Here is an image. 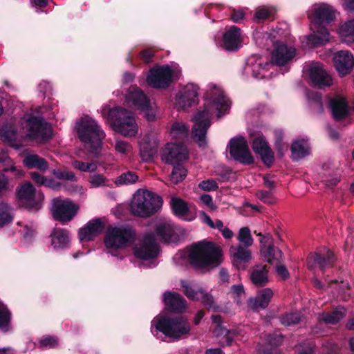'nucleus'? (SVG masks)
Here are the masks:
<instances>
[{
	"instance_id": "obj_1",
	"label": "nucleus",
	"mask_w": 354,
	"mask_h": 354,
	"mask_svg": "<svg viewBox=\"0 0 354 354\" xmlns=\"http://www.w3.org/2000/svg\"><path fill=\"white\" fill-rule=\"evenodd\" d=\"M204 106L193 118L194 125L192 136L200 147L206 145L207 131L211 125L214 115L220 118L230 107V102L222 88L214 84H209L204 95Z\"/></svg>"
},
{
	"instance_id": "obj_2",
	"label": "nucleus",
	"mask_w": 354,
	"mask_h": 354,
	"mask_svg": "<svg viewBox=\"0 0 354 354\" xmlns=\"http://www.w3.org/2000/svg\"><path fill=\"white\" fill-rule=\"evenodd\" d=\"M174 225L165 221L156 225L154 232H147L140 235L135 244L133 252L136 257L142 260L156 259L160 252L158 241H173Z\"/></svg>"
},
{
	"instance_id": "obj_3",
	"label": "nucleus",
	"mask_w": 354,
	"mask_h": 354,
	"mask_svg": "<svg viewBox=\"0 0 354 354\" xmlns=\"http://www.w3.org/2000/svg\"><path fill=\"white\" fill-rule=\"evenodd\" d=\"M221 257L222 252L219 246L210 241H202L177 253L174 257V261H177L179 259L187 257L194 267L202 268L219 265Z\"/></svg>"
},
{
	"instance_id": "obj_4",
	"label": "nucleus",
	"mask_w": 354,
	"mask_h": 354,
	"mask_svg": "<svg viewBox=\"0 0 354 354\" xmlns=\"http://www.w3.org/2000/svg\"><path fill=\"white\" fill-rule=\"evenodd\" d=\"M308 16L314 26L310 28L313 33L307 37L308 44L315 47L329 41L330 34L322 25L334 19L335 11L333 8L325 3L315 5L308 10Z\"/></svg>"
},
{
	"instance_id": "obj_5",
	"label": "nucleus",
	"mask_w": 354,
	"mask_h": 354,
	"mask_svg": "<svg viewBox=\"0 0 354 354\" xmlns=\"http://www.w3.org/2000/svg\"><path fill=\"white\" fill-rule=\"evenodd\" d=\"M75 129L84 147L97 156L101 149L102 140L105 138L104 131L91 118L81 119L77 122Z\"/></svg>"
},
{
	"instance_id": "obj_6",
	"label": "nucleus",
	"mask_w": 354,
	"mask_h": 354,
	"mask_svg": "<svg viewBox=\"0 0 354 354\" xmlns=\"http://www.w3.org/2000/svg\"><path fill=\"white\" fill-rule=\"evenodd\" d=\"M162 200L156 193L147 189H138L130 203V212L136 216L147 218L161 207Z\"/></svg>"
},
{
	"instance_id": "obj_7",
	"label": "nucleus",
	"mask_w": 354,
	"mask_h": 354,
	"mask_svg": "<svg viewBox=\"0 0 354 354\" xmlns=\"http://www.w3.org/2000/svg\"><path fill=\"white\" fill-rule=\"evenodd\" d=\"M136 237L135 229L129 224L109 225L105 232L104 245L110 252L124 249L131 245Z\"/></svg>"
},
{
	"instance_id": "obj_8",
	"label": "nucleus",
	"mask_w": 354,
	"mask_h": 354,
	"mask_svg": "<svg viewBox=\"0 0 354 354\" xmlns=\"http://www.w3.org/2000/svg\"><path fill=\"white\" fill-rule=\"evenodd\" d=\"M108 120L113 131L124 137L136 136L138 126L133 113L122 107L111 109L107 114Z\"/></svg>"
},
{
	"instance_id": "obj_9",
	"label": "nucleus",
	"mask_w": 354,
	"mask_h": 354,
	"mask_svg": "<svg viewBox=\"0 0 354 354\" xmlns=\"http://www.w3.org/2000/svg\"><path fill=\"white\" fill-rule=\"evenodd\" d=\"M153 327L156 328V331L162 333L174 340L187 335L191 330L189 323L183 317L171 318L158 316L151 322V332L153 333Z\"/></svg>"
},
{
	"instance_id": "obj_10",
	"label": "nucleus",
	"mask_w": 354,
	"mask_h": 354,
	"mask_svg": "<svg viewBox=\"0 0 354 354\" xmlns=\"http://www.w3.org/2000/svg\"><path fill=\"white\" fill-rule=\"evenodd\" d=\"M179 76L178 67L171 68L169 65H164L152 68L147 77V81L153 88H165Z\"/></svg>"
},
{
	"instance_id": "obj_11",
	"label": "nucleus",
	"mask_w": 354,
	"mask_h": 354,
	"mask_svg": "<svg viewBox=\"0 0 354 354\" xmlns=\"http://www.w3.org/2000/svg\"><path fill=\"white\" fill-rule=\"evenodd\" d=\"M24 132L32 140L44 142L52 136L51 126L37 117H30L21 122Z\"/></svg>"
},
{
	"instance_id": "obj_12",
	"label": "nucleus",
	"mask_w": 354,
	"mask_h": 354,
	"mask_svg": "<svg viewBox=\"0 0 354 354\" xmlns=\"http://www.w3.org/2000/svg\"><path fill=\"white\" fill-rule=\"evenodd\" d=\"M17 198L20 206L28 210L38 211L42 207L44 196L30 182H26L19 187Z\"/></svg>"
},
{
	"instance_id": "obj_13",
	"label": "nucleus",
	"mask_w": 354,
	"mask_h": 354,
	"mask_svg": "<svg viewBox=\"0 0 354 354\" xmlns=\"http://www.w3.org/2000/svg\"><path fill=\"white\" fill-rule=\"evenodd\" d=\"M126 102L129 107L140 110L145 113V118L148 121H153L156 118V111L151 106L149 98L138 87H131L126 95Z\"/></svg>"
},
{
	"instance_id": "obj_14",
	"label": "nucleus",
	"mask_w": 354,
	"mask_h": 354,
	"mask_svg": "<svg viewBox=\"0 0 354 354\" xmlns=\"http://www.w3.org/2000/svg\"><path fill=\"white\" fill-rule=\"evenodd\" d=\"M188 158V149L183 143H167L161 150L162 160L169 165L180 164Z\"/></svg>"
},
{
	"instance_id": "obj_15",
	"label": "nucleus",
	"mask_w": 354,
	"mask_h": 354,
	"mask_svg": "<svg viewBox=\"0 0 354 354\" xmlns=\"http://www.w3.org/2000/svg\"><path fill=\"white\" fill-rule=\"evenodd\" d=\"M79 207L69 200L56 198L53 200L51 212L53 218L61 222L71 221L76 215Z\"/></svg>"
},
{
	"instance_id": "obj_16",
	"label": "nucleus",
	"mask_w": 354,
	"mask_h": 354,
	"mask_svg": "<svg viewBox=\"0 0 354 354\" xmlns=\"http://www.w3.org/2000/svg\"><path fill=\"white\" fill-rule=\"evenodd\" d=\"M229 148L230 153L234 160L244 164L253 162V158L243 137L239 136L232 138L229 143Z\"/></svg>"
},
{
	"instance_id": "obj_17",
	"label": "nucleus",
	"mask_w": 354,
	"mask_h": 354,
	"mask_svg": "<svg viewBox=\"0 0 354 354\" xmlns=\"http://www.w3.org/2000/svg\"><path fill=\"white\" fill-rule=\"evenodd\" d=\"M198 86L193 83L185 85L176 95V107L185 109L195 104L198 102Z\"/></svg>"
},
{
	"instance_id": "obj_18",
	"label": "nucleus",
	"mask_w": 354,
	"mask_h": 354,
	"mask_svg": "<svg viewBox=\"0 0 354 354\" xmlns=\"http://www.w3.org/2000/svg\"><path fill=\"white\" fill-rule=\"evenodd\" d=\"M307 72L311 82L319 88L330 86L333 84L331 75L324 68L321 63H311L308 66Z\"/></svg>"
},
{
	"instance_id": "obj_19",
	"label": "nucleus",
	"mask_w": 354,
	"mask_h": 354,
	"mask_svg": "<svg viewBox=\"0 0 354 354\" xmlns=\"http://www.w3.org/2000/svg\"><path fill=\"white\" fill-rule=\"evenodd\" d=\"M296 49L282 43H275L271 53V64L279 66L288 65L295 57Z\"/></svg>"
},
{
	"instance_id": "obj_20",
	"label": "nucleus",
	"mask_w": 354,
	"mask_h": 354,
	"mask_svg": "<svg viewBox=\"0 0 354 354\" xmlns=\"http://www.w3.org/2000/svg\"><path fill=\"white\" fill-rule=\"evenodd\" d=\"M334 260L333 253L330 250L324 248L322 251L310 254L307 259V263L310 269L318 267L324 271L333 266Z\"/></svg>"
},
{
	"instance_id": "obj_21",
	"label": "nucleus",
	"mask_w": 354,
	"mask_h": 354,
	"mask_svg": "<svg viewBox=\"0 0 354 354\" xmlns=\"http://www.w3.org/2000/svg\"><path fill=\"white\" fill-rule=\"evenodd\" d=\"M261 253L266 261L270 263H278L282 259V252L274 247L270 234L263 236L260 241Z\"/></svg>"
},
{
	"instance_id": "obj_22",
	"label": "nucleus",
	"mask_w": 354,
	"mask_h": 354,
	"mask_svg": "<svg viewBox=\"0 0 354 354\" xmlns=\"http://www.w3.org/2000/svg\"><path fill=\"white\" fill-rule=\"evenodd\" d=\"M335 67L340 76L349 73L354 66V57L347 50H340L334 55Z\"/></svg>"
},
{
	"instance_id": "obj_23",
	"label": "nucleus",
	"mask_w": 354,
	"mask_h": 354,
	"mask_svg": "<svg viewBox=\"0 0 354 354\" xmlns=\"http://www.w3.org/2000/svg\"><path fill=\"white\" fill-rule=\"evenodd\" d=\"M243 41L241 29L236 26H231L223 37V47L227 50L234 51L238 50Z\"/></svg>"
},
{
	"instance_id": "obj_24",
	"label": "nucleus",
	"mask_w": 354,
	"mask_h": 354,
	"mask_svg": "<svg viewBox=\"0 0 354 354\" xmlns=\"http://www.w3.org/2000/svg\"><path fill=\"white\" fill-rule=\"evenodd\" d=\"M140 155L143 161L149 162L157 154L158 144L156 139L145 136L139 143Z\"/></svg>"
},
{
	"instance_id": "obj_25",
	"label": "nucleus",
	"mask_w": 354,
	"mask_h": 354,
	"mask_svg": "<svg viewBox=\"0 0 354 354\" xmlns=\"http://www.w3.org/2000/svg\"><path fill=\"white\" fill-rule=\"evenodd\" d=\"M273 291L269 288L259 290L256 297H251L248 300V306L250 308L255 310L266 308L273 297Z\"/></svg>"
},
{
	"instance_id": "obj_26",
	"label": "nucleus",
	"mask_w": 354,
	"mask_h": 354,
	"mask_svg": "<svg viewBox=\"0 0 354 354\" xmlns=\"http://www.w3.org/2000/svg\"><path fill=\"white\" fill-rule=\"evenodd\" d=\"M104 227V223L99 218L88 221L86 226L81 228L79 231L80 241H91L103 230Z\"/></svg>"
},
{
	"instance_id": "obj_27",
	"label": "nucleus",
	"mask_w": 354,
	"mask_h": 354,
	"mask_svg": "<svg viewBox=\"0 0 354 354\" xmlns=\"http://www.w3.org/2000/svg\"><path fill=\"white\" fill-rule=\"evenodd\" d=\"M163 301L167 308L173 312L183 313L186 309V301L176 292H165Z\"/></svg>"
},
{
	"instance_id": "obj_28",
	"label": "nucleus",
	"mask_w": 354,
	"mask_h": 354,
	"mask_svg": "<svg viewBox=\"0 0 354 354\" xmlns=\"http://www.w3.org/2000/svg\"><path fill=\"white\" fill-rule=\"evenodd\" d=\"M252 148L254 152L261 156L262 160L265 164L267 165L272 164L274 161L272 151L263 136H258L254 140Z\"/></svg>"
},
{
	"instance_id": "obj_29",
	"label": "nucleus",
	"mask_w": 354,
	"mask_h": 354,
	"mask_svg": "<svg viewBox=\"0 0 354 354\" xmlns=\"http://www.w3.org/2000/svg\"><path fill=\"white\" fill-rule=\"evenodd\" d=\"M330 109L335 120H341L348 115V106L346 100L342 97L336 96L329 102Z\"/></svg>"
},
{
	"instance_id": "obj_30",
	"label": "nucleus",
	"mask_w": 354,
	"mask_h": 354,
	"mask_svg": "<svg viewBox=\"0 0 354 354\" xmlns=\"http://www.w3.org/2000/svg\"><path fill=\"white\" fill-rule=\"evenodd\" d=\"M230 252L232 257V263L239 270L244 269L245 263L251 259V253L250 250L244 248L241 245L232 246Z\"/></svg>"
},
{
	"instance_id": "obj_31",
	"label": "nucleus",
	"mask_w": 354,
	"mask_h": 354,
	"mask_svg": "<svg viewBox=\"0 0 354 354\" xmlns=\"http://www.w3.org/2000/svg\"><path fill=\"white\" fill-rule=\"evenodd\" d=\"M51 245L55 249H64L70 242L69 233L66 230L55 227L50 234Z\"/></svg>"
},
{
	"instance_id": "obj_32",
	"label": "nucleus",
	"mask_w": 354,
	"mask_h": 354,
	"mask_svg": "<svg viewBox=\"0 0 354 354\" xmlns=\"http://www.w3.org/2000/svg\"><path fill=\"white\" fill-rule=\"evenodd\" d=\"M346 308L339 306L331 313H322L319 314L318 319L325 324H335L342 319L346 316Z\"/></svg>"
},
{
	"instance_id": "obj_33",
	"label": "nucleus",
	"mask_w": 354,
	"mask_h": 354,
	"mask_svg": "<svg viewBox=\"0 0 354 354\" xmlns=\"http://www.w3.org/2000/svg\"><path fill=\"white\" fill-rule=\"evenodd\" d=\"M268 270L266 265H259L255 266L251 274L250 279L257 286H264L268 282Z\"/></svg>"
},
{
	"instance_id": "obj_34",
	"label": "nucleus",
	"mask_w": 354,
	"mask_h": 354,
	"mask_svg": "<svg viewBox=\"0 0 354 354\" xmlns=\"http://www.w3.org/2000/svg\"><path fill=\"white\" fill-rule=\"evenodd\" d=\"M24 165L28 169H37L45 172L48 168L47 161L37 154H28L23 160Z\"/></svg>"
},
{
	"instance_id": "obj_35",
	"label": "nucleus",
	"mask_w": 354,
	"mask_h": 354,
	"mask_svg": "<svg viewBox=\"0 0 354 354\" xmlns=\"http://www.w3.org/2000/svg\"><path fill=\"white\" fill-rule=\"evenodd\" d=\"M292 158L294 160L303 158L310 153V147L308 140L301 139L295 140L291 146Z\"/></svg>"
},
{
	"instance_id": "obj_36",
	"label": "nucleus",
	"mask_w": 354,
	"mask_h": 354,
	"mask_svg": "<svg viewBox=\"0 0 354 354\" xmlns=\"http://www.w3.org/2000/svg\"><path fill=\"white\" fill-rule=\"evenodd\" d=\"M0 138L3 142L15 149H19L21 146V144L17 140V132L11 127H1L0 129Z\"/></svg>"
},
{
	"instance_id": "obj_37",
	"label": "nucleus",
	"mask_w": 354,
	"mask_h": 354,
	"mask_svg": "<svg viewBox=\"0 0 354 354\" xmlns=\"http://www.w3.org/2000/svg\"><path fill=\"white\" fill-rule=\"evenodd\" d=\"M171 206L174 213L180 218L191 221L192 218L186 217L189 212V207L187 203L179 198H172L171 199Z\"/></svg>"
},
{
	"instance_id": "obj_38",
	"label": "nucleus",
	"mask_w": 354,
	"mask_h": 354,
	"mask_svg": "<svg viewBox=\"0 0 354 354\" xmlns=\"http://www.w3.org/2000/svg\"><path fill=\"white\" fill-rule=\"evenodd\" d=\"M271 66V62H263L261 58H256L255 62L251 65L252 75L259 79L265 78L267 76L266 72Z\"/></svg>"
},
{
	"instance_id": "obj_39",
	"label": "nucleus",
	"mask_w": 354,
	"mask_h": 354,
	"mask_svg": "<svg viewBox=\"0 0 354 354\" xmlns=\"http://www.w3.org/2000/svg\"><path fill=\"white\" fill-rule=\"evenodd\" d=\"M181 286L184 288V293L187 297L192 300L198 301L203 289L192 283L181 281Z\"/></svg>"
},
{
	"instance_id": "obj_40",
	"label": "nucleus",
	"mask_w": 354,
	"mask_h": 354,
	"mask_svg": "<svg viewBox=\"0 0 354 354\" xmlns=\"http://www.w3.org/2000/svg\"><path fill=\"white\" fill-rule=\"evenodd\" d=\"M283 336L281 334L268 335L267 337L268 344L270 348L261 349L259 348V354H278L275 349V346L281 344L283 342Z\"/></svg>"
},
{
	"instance_id": "obj_41",
	"label": "nucleus",
	"mask_w": 354,
	"mask_h": 354,
	"mask_svg": "<svg viewBox=\"0 0 354 354\" xmlns=\"http://www.w3.org/2000/svg\"><path fill=\"white\" fill-rule=\"evenodd\" d=\"M30 176L39 185H44L52 188L53 189H59L60 187V183L55 181L52 178H48L36 171L30 172Z\"/></svg>"
},
{
	"instance_id": "obj_42",
	"label": "nucleus",
	"mask_w": 354,
	"mask_h": 354,
	"mask_svg": "<svg viewBox=\"0 0 354 354\" xmlns=\"http://www.w3.org/2000/svg\"><path fill=\"white\" fill-rule=\"evenodd\" d=\"M339 35L344 42H354V19L346 21L341 26Z\"/></svg>"
},
{
	"instance_id": "obj_43",
	"label": "nucleus",
	"mask_w": 354,
	"mask_h": 354,
	"mask_svg": "<svg viewBox=\"0 0 354 354\" xmlns=\"http://www.w3.org/2000/svg\"><path fill=\"white\" fill-rule=\"evenodd\" d=\"M189 127L181 122H175L170 129V135L174 139H183L187 137Z\"/></svg>"
},
{
	"instance_id": "obj_44",
	"label": "nucleus",
	"mask_w": 354,
	"mask_h": 354,
	"mask_svg": "<svg viewBox=\"0 0 354 354\" xmlns=\"http://www.w3.org/2000/svg\"><path fill=\"white\" fill-rule=\"evenodd\" d=\"M0 163L10 166V167H5L3 169L5 171H12L17 176H24V171L21 169H17L15 166L12 165V160L10 158L7 151L5 150H2L0 152Z\"/></svg>"
},
{
	"instance_id": "obj_45",
	"label": "nucleus",
	"mask_w": 354,
	"mask_h": 354,
	"mask_svg": "<svg viewBox=\"0 0 354 354\" xmlns=\"http://www.w3.org/2000/svg\"><path fill=\"white\" fill-rule=\"evenodd\" d=\"M187 169L181 164H176L173 168L170 175V180L174 184L183 181L187 176Z\"/></svg>"
},
{
	"instance_id": "obj_46",
	"label": "nucleus",
	"mask_w": 354,
	"mask_h": 354,
	"mask_svg": "<svg viewBox=\"0 0 354 354\" xmlns=\"http://www.w3.org/2000/svg\"><path fill=\"white\" fill-rule=\"evenodd\" d=\"M91 187L97 188L110 185L109 180L102 174H94L89 176L88 179Z\"/></svg>"
},
{
	"instance_id": "obj_47",
	"label": "nucleus",
	"mask_w": 354,
	"mask_h": 354,
	"mask_svg": "<svg viewBox=\"0 0 354 354\" xmlns=\"http://www.w3.org/2000/svg\"><path fill=\"white\" fill-rule=\"evenodd\" d=\"M237 239L245 247H249L253 243V239L251 236L250 230L247 227H241L239 230Z\"/></svg>"
},
{
	"instance_id": "obj_48",
	"label": "nucleus",
	"mask_w": 354,
	"mask_h": 354,
	"mask_svg": "<svg viewBox=\"0 0 354 354\" xmlns=\"http://www.w3.org/2000/svg\"><path fill=\"white\" fill-rule=\"evenodd\" d=\"M114 149L118 153L123 156L130 154L133 150V147L129 142L120 139L115 140Z\"/></svg>"
},
{
	"instance_id": "obj_49",
	"label": "nucleus",
	"mask_w": 354,
	"mask_h": 354,
	"mask_svg": "<svg viewBox=\"0 0 354 354\" xmlns=\"http://www.w3.org/2000/svg\"><path fill=\"white\" fill-rule=\"evenodd\" d=\"M231 297L238 304L241 303V299L245 297L244 287L241 283L233 285L229 292Z\"/></svg>"
},
{
	"instance_id": "obj_50",
	"label": "nucleus",
	"mask_w": 354,
	"mask_h": 354,
	"mask_svg": "<svg viewBox=\"0 0 354 354\" xmlns=\"http://www.w3.org/2000/svg\"><path fill=\"white\" fill-rule=\"evenodd\" d=\"M12 219L10 207L7 204H0V227L9 223Z\"/></svg>"
},
{
	"instance_id": "obj_51",
	"label": "nucleus",
	"mask_w": 354,
	"mask_h": 354,
	"mask_svg": "<svg viewBox=\"0 0 354 354\" xmlns=\"http://www.w3.org/2000/svg\"><path fill=\"white\" fill-rule=\"evenodd\" d=\"M138 180V176L133 171H127L120 175L115 183L119 185L132 184Z\"/></svg>"
},
{
	"instance_id": "obj_52",
	"label": "nucleus",
	"mask_w": 354,
	"mask_h": 354,
	"mask_svg": "<svg viewBox=\"0 0 354 354\" xmlns=\"http://www.w3.org/2000/svg\"><path fill=\"white\" fill-rule=\"evenodd\" d=\"M301 317L297 313H287L283 315L280 320L283 325L288 326L295 325L300 321Z\"/></svg>"
},
{
	"instance_id": "obj_53",
	"label": "nucleus",
	"mask_w": 354,
	"mask_h": 354,
	"mask_svg": "<svg viewBox=\"0 0 354 354\" xmlns=\"http://www.w3.org/2000/svg\"><path fill=\"white\" fill-rule=\"evenodd\" d=\"M199 300L201 301L204 306L214 310H216L218 308L215 304L212 295L206 292L204 290H203V294L201 295V299Z\"/></svg>"
},
{
	"instance_id": "obj_54",
	"label": "nucleus",
	"mask_w": 354,
	"mask_h": 354,
	"mask_svg": "<svg viewBox=\"0 0 354 354\" xmlns=\"http://www.w3.org/2000/svg\"><path fill=\"white\" fill-rule=\"evenodd\" d=\"M198 187L200 189L205 192L216 191L218 188L217 182L214 179L203 180L199 183Z\"/></svg>"
},
{
	"instance_id": "obj_55",
	"label": "nucleus",
	"mask_w": 354,
	"mask_h": 354,
	"mask_svg": "<svg viewBox=\"0 0 354 354\" xmlns=\"http://www.w3.org/2000/svg\"><path fill=\"white\" fill-rule=\"evenodd\" d=\"M10 319V313L6 306L0 301V328L7 326Z\"/></svg>"
},
{
	"instance_id": "obj_56",
	"label": "nucleus",
	"mask_w": 354,
	"mask_h": 354,
	"mask_svg": "<svg viewBox=\"0 0 354 354\" xmlns=\"http://www.w3.org/2000/svg\"><path fill=\"white\" fill-rule=\"evenodd\" d=\"M273 14L274 10L272 9L262 8L255 12L254 18L257 22H261L270 18Z\"/></svg>"
},
{
	"instance_id": "obj_57",
	"label": "nucleus",
	"mask_w": 354,
	"mask_h": 354,
	"mask_svg": "<svg viewBox=\"0 0 354 354\" xmlns=\"http://www.w3.org/2000/svg\"><path fill=\"white\" fill-rule=\"evenodd\" d=\"M199 200L209 210L213 212L217 209V206L214 203L213 198L209 194H202L200 196Z\"/></svg>"
},
{
	"instance_id": "obj_58",
	"label": "nucleus",
	"mask_w": 354,
	"mask_h": 354,
	"mask_svg": "<svg viewBox=\"0 0 354 354\" xmlns=\"http://www.w3.org/2000/svg\"><path fill=\"white\" fill-rule=\"evenodd\" d=\"M257 197L261 201L268 204L274 203V198L270 192L265 190H259L256 193Z\"/></svg>"
},
{
	"instance_id": "obj_59",
	"label": "nucleus",
	"mask_w": 354,
	"mask_h": 354,
	"mask_svg": "<svg viewBox=\"0 0 354 354\" xmlns=\"http://www.w3.org/2000/svg\"><path fill=\"white\" fill-rule=\"evenodd\" d=\"M53 174L58 179L62 180H73L75 179V175L73 172L60 170V169H54L53 171Z\"/></svg>"
},
{
	"instance_id": "obj_60",
	"label": "nucleus",
	"mask_w": 354,
	"mask_h": 354,
	"mask_svg": "<svg viewBox=\"0 0 354 354\" xmlns=\"http://www.w3.org/2000/svg\"><path fill=\"white\" fill-rule=\"evenodd\" d=\"M237 335L235 330H227L223 335V341H221L219 344L221 346H230L232 342L234 337Z\"/></svg>"
},
{
	"instance_id": "obj_61",
	"label": "nucleus",
	"mask_w": 354,
	"mask_h": 354,
	"mask_svg": "<svg viewBox=\"0 0 354 354\" xmlns=\"http://www.w3.org/2000/svg\"><path fill=\"white\" fill-rule=\"evenodd\" d=\"M57 344V340L53 337H45L39 342V346L41 348H53Z\"/></svg>"
},
{
	"instance_id": "obj_62",
	"label": "nucleus",
	"mask_w": 354,
	"mask_h": 354,
	"mask_svg": "<svg viewBox=\"0 0 354 354\" xmlns=\"http://www.w3.org/2000/svg\"><path fill=\"white\" fill-rule=\"evenodd\" d=\"M276 272L281 279L286 280L289 277V272L285 266L279 264L276 266Z\"/></svg>"
},
{
	"instance_id": "obj_63",
	"label": "nucleus",
	"mask_w": 354,
	"mask_h": 354,
	"mask_svg": "<svg viewBox=\"0 0 354 354\" xmlns=\"http://www.w3.org/2000/svg\"><path fill=\"white\" fill-rule=\"evenodd\" d=\"M199 215L201 221L207 225L209 227H214V222L211 219V218L203 211L199 212Z\"/></svg>"
},
{
	"instance_id": "obj_64",
	"label": "nucleus",
	"mask_w": 354,
	"mask_h": 354,
	"mask_svg": "<svg viewBox=\"0 0 354 354\" xmlns=\"http://www.w3.org/2000/svg\"><path fill=\"white\" fill-rule=\"evenodd\" d=\"M275 137H276V146L278 148L279 153L281 156H283V145L281 143L282 140V131H275Z\"/></svg>"
}]
</instances>
